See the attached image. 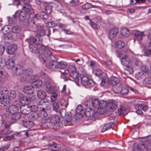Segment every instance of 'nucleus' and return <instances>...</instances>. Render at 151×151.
Instances as JSON below:
<instances>
[{
    "instance_id": "1",
    "label": "nucleus",
    "mask_w": 151,
    "mask_h": 151,
    "mask_svg": "<svg viewBox=\"0 0 151 151\" xmlns=\"http://www.w3.org/2000/svg\"><path fill=\"white\" fill-rule=\"evenodd\" d=\"M22 1L23 2V9L21 11L16 12L13 16L15 19L19 17L21 21L25 22L27 20V13L28 14H32L33 11L30 3L29 0Z\"/></svg>"
},
{
    "instance_id": "2",
    "label": "nucleus",
    "mask_w": 151,
    "mask_h": 151,
    "mask_svg": "<svg viewBox=\"0 0 151 151\" xmlns=\"http://www.w3.org/2000/svg\"><path fill=\"white\" fill-rule=\"evenodd\" d=\"M66 67L67 64L65 63L63 61L58 62L56 60H52L50 62L49 65V68L51 70L55 71L59 68L60 70H63V71L60 70V71L63 75H65L66 74L65 69L66 68Z\"/></svg>"
},
{
    "instance_id": "3",
    "label": "nucleus",
    "mask_w": 151,
    "mask_h": 151,
    "mask_svg": "<svg viewBox=\"0 0 151 151\" xmlns=\"http://www.w3.org/2000/svg\"><path fill=\"white\" fill-rule=\"evenodd\" d=\"M106 104V101L103 100L99 101L97 99H90L86 102V105L88 106H91L97 109L101 108H104Z\"/></svg>"
},
{
    "instance_id": "4",
    "label": "nucleus",
    "mask_w": 151,
    "mask_h": 151,
    "mask_svg": "<svg viewBox=\"0 0 151 151\" xmlns=\"http://www.w3.org/2000/svg\"><path fill=\"white\" fill-rule=\"evenodd\" d=\"M39 58L40 61L43 63L46 62L47 59L51 56V53L48 48L46 49L44 46L41 45L39 48Z\"/></svg>"
},
{
    "instance_id": "5",
    "label": "nucleus",
    "mask_w": 151,
    "mask_h": 151,
    "mask_svg": "<svg viewBox=\"0 0 151 151\" xmlns=\"http://www.w3.org/2000/svg\"><path fill=\"white\" fill-rule=\"evenodd\" d=\"M8 91L6 89L0 91V106H5L12 102L8 97Z\"/></svg>"
},
{
    "instance_id": "6",
    "label": "nucleus",
    "mask_w": 151,
    "mask_h": 151,
    "mask_svg": "<svg viewBox=\"0 0 151 151\" xmlns=\"http://www.w3.org/2000/svg\"><path fill=\"white\" fill-rule=\"evenodd\" d=\"M149 149L147 143L143 139L139 144L134 143L133 145V151H148Z\"/></svg>"
},
{
    "instance_id": "7",
    "label": "nucleus",
    "mask_w": 151,
    "mask_h": 151,
    "mask_svg": "<svg viewBox=\"0 0 151 151\" xmlns=\"http://www.w3.org/2000/svg\"><path fill=\"white\" fill-rule=\"evenodd\" d=\"M111 84L112 86V89L114 92L119 93L123 85L119 79L115 77L114 79L111 81Z\"/></svg>"
},
{
    "instance_id": "8",
    "label": "nucleus",
    "mask_w": 151,
    "mask_h": 151,
    "mask_svg": "<svg viewBox=\"0 0 151 151\" xmlns=\"http://www.w3.org/2000/svg\"><path fill=\"white\" fill-rule=\"evenodd\" d=\"M68 71L70 73V77L71 78L73 81L77 83L79 82V75L76 72V69L75 66L70 65L68 69Z\"/></svg>"
},
{
    "instance_id": "9",
    "label": "nucleus",
    "mask_w": 151,
    "mask_h": 151,
    "mask_svg": "<svg viewBox=\"0 0 151 151\" xmlns=\"http://www.w3.org/2000/svg\"><path fill=\"white\" fill-rule=\"evenodd\" d=\"M84 86L87 88H89L94 85V83L92 80L88 78V77L86 75L82 76V77L79 76V80Z\"/></svg>"
},
{
    "instance_id": "10",
    "label": "nucleus",
    "mask_w": 151,
    "mask_h": 151,
    "mask_svg": "<svg viewBox=\"0 0 151 151\" xmlns=\"http://www.w3.org/2000/svg\"><path fill=\"white\" fill-rule=\"evenodd\" d=\"M60 113L62 116L66 117L64 122L65 125L67 126L71 124L72 121L71 116L67 113L66 112V110L64 109L61 110Z\"/></svg>"
},
{
    "instance_id": "11",
    "label": "nucleus",
    "mask_w": 151,
    "mask_h": 151,
    "mask_svg": "<svg viewBox=\"0 0 151 151\" xmlns=\"http://www.w3.org/2000/svg\"><path fill=\"white\" fill-rule=\"evenodd\" d=\"M117 102L116 101L110 100L106 102V106L108 110L110 111H113L116 109Z\"/></svg>"
},
{
    "instance_id": "12",
    "label": "nucleus",
    "mask_w": 151,
    "mask_h": 151,
    "mask_svg": "<svg viewBox=\"0 0 151 151\" xmlns=\"http://www.w3.org/2000/svg\"><path fill=\"white\" fill-rule=\"evenodd\" d=\"M95 75L101 79L100 85L102 86H104L105 83L106 74L103 73L100 69H97L96 70V72L95 73Z\"/></svg>"
},
{
    "instance_id": "13",
    "label": "nucleus",
    "mask_w": 151,
    "mask_h": 151,
    "mask_svg": "<svg viewBox=\"0 0 151 151\" xmlns=\"http://www.w3.org/2000/svg\"><path fill=\"white\" fill-rule=\"evenodd\" d=\"M13 72L15 75L20 76L24 74L25 69L23 66H18L14 68Z\"/></svg>"
},
{
    "instance_id": "14",
    "label": "nucleus",
    "mask_w": 151,
    "mask_h": 151,
    "mask_svg": "<svg viewBox=\"0 0 151 151\" xmlns=\"http://www.w3.org/2000/svg\"><path fill=\"white\" fill-rule=\"evenodd\" d=\"M34 31L36 32L35 34L37 36H42L45 35V31L44 30L43 27L41 26H37L36 28L35 29Z\"/></svg>"
},
{
    "instance_id": "15",
    "label": "nucleus",
    "mask_w": 151,
    "mask_h": 151,
    "mask_svg": "<svg viewBox=\"0 0 151 151\" xmlns=\"http://www.w3.org/2000/svg\"><path fill=\"white\" fill-rule=\"evenodd\" d=\"M119 32V29L117 28H114L110 29L108 35L109 38L111 40L114 39Z\"/></svg>"
},
{
    "instance_id": "16",
    "label": "nucleus",
    "mask_w": 151,
    "mask_h": 151,
    "mask_svg": "<svg viewBox=\"0 0 151 151\" xmlns=\"http://www.w3.org/2000/svg\"><path fill=\"white\" fill-rule=\"evenodd\" d=\"M105 110L104 108L102 107L101 108H98L96 111V112H95L93 119L95 120L96 119H98L101 115L105 113Z\"/></svg>"
},
{
    "instance_id": "17",
    "label": "nucleus",
    "mask_w": 151,
    "mask_h": 151,
    "mask_svg": "<svg viewBox=\"0 0 151 151\" xmlns=\"http://www.w3.org/2000/svg\"><path fill=\"white\" fill-rule=\"evenodd\" d=\"M17 46L16 45L12 44L9 46L6 50L7 53L9 55L13 54L17 51Z\"/></svg>"
},
{
    "instance_id": "18",
    "label": "nucleus",
    "mask_w": 151,
    "mask_h": 151,
    "mask_svg": "<svg viewBox=\"0 0 151 151\" xmlns=\"http://www.w3.org/2000/svg\"><path fill=\"white\" fill-rule=\"evenodd\" d=\"M12 114L11 116L12 123L15 122L17 120L19 119H20L21 120L22 119V117L21 116L19 113L15 112Z\"/></svg>"
},
{
    "instance_id": "19",
    "label": "nucleus",
    "mask_w": 151,
    "mask_h": 151,
    "mask_svg": "<svg viewBox=\"0 0 151 151\" xmlns=\"http://www.w3.org/2000/svg\"><path fill=\"white\" fill-rule=\"evenodd\" d=\"M18 109V107L17 106L14 105H11L5 109L6 112L11 114H13L16 112L17 111Z\"/></svg>"
},
{
    "instance_id": "20",
    "label": "nucleus",
    "mask_w": 151,
    "mask_h": 151,
    "mask_svg": "<svg viewBox=\"0 0 151 151\" xmlns=\"http://www.w3.org/2000/svg\"><path fill=\"white\" fill-rule=\"evenodd\" d=\"M32 100V99L30 97L24 96H21L19 99V101L21 103L27 104H29Z\"/></svg>"
},
{
    "instance_id": "21",
    "label": "nucleus",
    "mask_w": 151,
    "mask_h": 151,
    "mask_svg": "<svg viewBox=\"0 0 151 151\" xmlns=\"http://www.w3.org/2000/svg\"><path fill=\"white\" fill-rule=\"evenodd\" d=\"M37 95L38 98L42 100L45 99L47 96L46 91L41 89L37 91Z\"/></svg>"
},
{
    "instance_id": "22",
    "label": "nucleus",
    "mask_w": 151,
    "mask_h": 151,
    "mask_svg": "<svg viewBox=\"0 0 151 151\" xmlns=\"http://www.w3.org/2000/svg\"><path fill=\"white\" fill-rule=\"evenodd\" d=\"M34 89V87L31 86H27L23 88V90L25 93L30 94L33 93Z\"/></svg>"
},
{
    "instance_id": "23",
    "label": "nucleus",
    "mask_w": 151,
    "mask_h": 151,
    "mask_svg": "<svg viewBox=\"0 0 151 151\" xmlns=\"http://www.w3.org/2000/svg\"><path fill=\"white\" fill-rule=\"evenodd\" d=\"M21 112L23 114L26 115L29 114L30 112V108L27 105H25L21 106L20 108Z\"/></svg>"
},
{
    "instance_id": "24",
    "label": "nucleus",
    "mask_w": 151,
    "mask_h": 151,
    "mask_svg": "<svg viewBox=\"0 0 151 151\" xmlns=\"http://www.w3.org/2000/svg\"><path fill=\"white\" fill-rule=\"evenodd\" d=\"M26 25H29L33 28V30L34 31L35 29H36L37 26L36 24V22L31 18L28 19L25 22Z\"/></svg>"
},
{
    "instance_id": "25",
    "label": "nucleus",
    "mask_w": 151,
    "mask_h": 151,
    "mask_svg": "<svg viewBox=\"0 0 151 151\" xmlns=\"http://www.w3.org/2000/svg\"><path fill=\"white\" fill-rule=\"evenodd\" d=\"M132 34L135 36L137 39L139 40L142 39L144 33L138 30H135L133 31Z\"/></svg>"
},
{
    "instance_id": "26",
    "label": "nucleus",
    "mask_w": 151,
    "mask_h": 151,
    "mask_svg": "<svg viewBox=\"0 0 151 151\" xmlns=\"http://www.w3.org/2000/svg\"><path fill=\"white\" fill-rule=\"evenodd\" d=\"M121 62L123 65L127 66L130 62V60L128 56L124 55L122 57Z\"/></svg>"
},
{
    "instance_id": "27",
    "label": "nucleus",
    "mask_w": 151,
    "mask_h": 151,
    "mask_svg": "<svg viewBox=\"0 0 151 151\" xmlns=\"http://www.w3.org/2000/svg\"><path fill=\"white\" fill-rule=\"evenodd\" d=\"M90 108V107L88 109H86L85 112H83V114L85 113L86 116L88 117H92L93 118L95 113V111L93 109H91Z\"/></svg>"
},
{
    "instance_id": "28",
    "label": "nucleus",
    "mask_w": 151,
    "mask_h": 151,
    "mask_svg": "<svg viewBox=\"0 0 151 151\" xmlns=\"http://www.w3.org/2000/svg\"><path fill=\"white\" fill-rule=\"evenodd\" d=\"M5 64H6V66L7 68L12 69V71H13V70H14V68L16 67L14 66L15 63L12 59L9 60Z\"/></svg>"
},
{
    "instance_id": "29",
    "label": "nucleus",
    "mask_w": 151,
    "mask_h": 151,
    "mask_svg": "<svg viewBox=\"0 0 151 151\" xmlns=\"http://www.w3.org/2000/svg\"><path fill=\"white\" fill-rule=\"evenodd\" d=\"M21 121H23L22 124L25 127L30 128L33 126V122L30 121H26L25 120H23L22 119Z\"/></svg>"
},
{
    "instance_id": "30",
    "label": "nucleus",
    "mask_w": 151,
    "mask_h": 151,
    "mask_svg": "<svg viewBox=\"0 0 151 151\" xmlns=\"http://www.w3.org/2000/svg\"><path fill=\"white\" fill-rule=\"evenodd\" d=\"M44 6L46 13L48 14H50L52 11V6L49 4L46 3L44 4Z\"/></svg>"
},
{
    "instance_id": "31",
    "label": "nucleus",
    "mask_w": 151,
    "mask_h": 151,
    "mask_svg": "<svg viewBox=\"0 0 151 151\" xmlns=\"http://www.w3.org/2000/svg\"><path fill=\"white\" fill-rule=\"evenodd\" d=\"M120 32L121 35L125 37H128L130 34L129 30L125 27L122 28Z\"/></svg>"
},
{
    "instance_id": "32",
    "label": "nucleus",
    "mask_w": 151,
    "mask_h": 151,
    "mask_svg": "<svg viewBox=\"0 0 151 151\" xmlns=\"http://www.w3.org/2000/svg\"><path fill=\"white\" fill-rule=\"evenodd\" d=\"M7 95L9 99L12 101V100L14 99L16 96V92L14 90L11 91L9 93L8 91Z\"/></svg>"
},
{
    "instance_id": "33",
    "label": "nucleus",
    "mask_w": 151,
    "mask_h": 151,
    "mask_svg": "<svg viewBox=\"0 0 151 151\" xmlns=\"http://www.w3.org/2000/svg\"><path fill=\"white\" fill-rule=\"evenodd\" d=\"M39 117V114L35 112H33L29 114V118L30 119L35 121L38 119Z\"/></svg>"
},
{
    "instance_id": "34",
    "label": "nucleus",
    "mask_w": 151,
    "mask_h": 151,
    "mask_svg": "<svg viewBox=\"0 0 151 151\" xmlns=\"http://www.w3.org/2000/svg\"><path fill=\"white\" fill-rule=\"evenodd\" d=\"M130 63L133 65H135L137 66H140L141 64V63L135 57H133L131 59Z\"/></svg>"
},
{
    "instance_id": "35",
    "label": "nucleus",
    "mask_w": 151,
    "mask_h": 151,
    "mask_svg": "<svg viewBox=\"0 0 151 151\" xmlns=\"http://www.w3.org/2000/svg\"><path fill=\"white\" fill-rule=\"evenodd\" d=\"M50 121L52 123H60V117L58 115H55L52 117Z\"/></svg>"
},
{
    "instance_id": "36",
    "label": "nucleus",
    "mask_w": 151,
    "mask_h": 151,
    "mask_svg": "<svg viewBox=\"0 0 151 151\" xmlns=\"http://www.w3.org/2000/svg\"><path fill=\"white\" fill-rule=\"evenodd\" d=\"M46 91L48 93H53L55 92V89L54 86L51 85L46 86Z\"/></svg>"
},
{
    "instance_id": "37",
    "label": "nucleus",
    "mask_w": 151,
    "mask_h": 151,
    "mask_svg": "<svg viewBox=\"0 0 151 151\" xmlns=\"http://www.w3.org/2000/svg\"><path fill=\"white\" fill-rule=\"evenodd\" d=\"M125 72L126 73H129L130 74H132L134 72L133 68L131 66L127 65L124 69Z\"/></svg>"
},
{
    "instance_id": "38",
    "label": "nucleus",
    "mask_w": 151,
    "mask_h": 151,
    "mask_svg": "<svg viewBox=\"0 0 151 151\" xmlns=\"http://www.w3.org/2000/svg\"><path fill=\"white\" fill-rule=\"evenodd\" d=\"M51 106L52 107V109L53 111L56 112L58 111L59 109V106L57 102H53Z\"/></svg>"
},
{
    "instance_id": "39",
    "label": "nucleus",
    "mask_w": 151,
    "mask_h": 151,
    "mask_svg": "<svg viewBox=\"0 0 151 151\" xmlns=\"http://www.w3.org/2000/svg\"><path fill=\"white\" fill-rule=\"evenodd\" d=\"M115 46L119 49H122L125 46V43L124 42L121 40L118 41L116 43Z\"/></svg>"
},
{
    "instance_id": "40",
    "label": "nucleus",
    "mask_w": 151,
    "mask_h": 151,
    "mask_svg": "<svg viewBox=\"0 0 151 151\" xmlns=\"http://www.w3.org/2000/svg\"><path fill=\"white\" fill-rule=\"evenodd\" d=\"M118 110L121 114L124 115H127L129 112V109H128L123 107L120 108Z\"/></svg>"
},
{
    "instance_id": "41",
    "label": "nucleus",
    "mask_w": 151,
    "mask_h": 151,
    "mask_svg": "<svg viewBox=\"0 0 151 151\" xmlns=\"http://www.w3.org/2000/svg\"><path fill=\"white\" fill-rule=\"evenodd\" d=\"M26 41L29 45H33L37 43V39L36 38L32 37L27 39Z\"/></svg>"
},
{
    "instance_id": "42",
    "label": "nucleus",
    "mask_w": 151,
    "mask_h": 151,
    "mask_svg": "<svg viewBox=\"0 0 151 151\" xmlns=\"http://www.w3.org/2000/svg\"><path fill=\"white\" fill-rule=\"evenodd\" d=\"M128 91L129 90L128 88L123 85L122 89L120 91V92L119 93L122 95H126L128 94Z\"/></svg>"
},
{
    "instance_id": "43",
    "label": "nucleus",
    "mask_w": 151,
    "mask_h": 151,
    "mask_svg": "<svg viewBox=\"0 0 151 151\" xmlns=\"http://www.w3.org/2000/svg\"><path fill=\"white\" fill-rule=\"evenodd\" d=\"M21 30V27L18 26L14 27L11 29V32L15 33H17L19 32Z\"/></svg>"
},
{
    "instance_id": "44",
    "label": "nucleus",
    "mask_w": 151,
    "mask_h": 151,
    "mask_svg": "<svg viewBox=\"0 0 151 151\" xmlns=\"http://www.w3.org/2000/svg\"><path fill=\"white\" fill-rule=\"evenodd\" d=\"M52 34L54 36H59L60 35V32L59 29L54 28L52 29Z\"/></svg>"
},
{
    "instance_id": "45",
    "label": "nucleus",
    "mask_w": 151,
    "mask_h": 151,
    "mask_svg": "<svg viewBox=\"0 0 151 151\" xmlns=\"http://www.w3.org/2000/svg\"><path fill=\"white\" fill-rule=\"evenodd\" d=\"M1 30L4 34H7L11 31L9 27L7 25L4 26L1 28Z\"/></svg>"
},
{
    "instance_id": "46",
    "label": "nucleus",
    "mask_w": 151,
    "mask_h": 151,
    "mask_svg": "<svg viewBox=\"0 0 151 151\" xmlns=\"http://www.w3.org/2000/svg\"><path fill=\"white\" fill-rule=\"evenodd\" d=\"M53 128L55 130H57L61 127L62 124L61 123H53Z\"/></svg>"
},
{
    "instance_id": "47",
    "label": "nucleus",
    "mask_w": 151,
    "mask_h": 151,
    "mask_svg": "<svg viewBox=\"0 0 151 151\" xmlns=\"http://www.w3.org/2000/svg\"><path fill=\"white\" fill-rule=\"evenodd\" d=\"M33 73V71L32 70L31 68H29L25 70V72L24 73V75L27 77L32 74Z\"/></svg>"
},
{
    "instance_id": "48",
    "label": "nucleus",
    "mask_w": 151,
    "mask_h": 151,
    "mask_svg": "<svg viewBox=\"0 0 151 151\" xmlns=\"http://www.w3.org/2000/svg\"><path fill=\"white\" fill-rule=\"evenodd\" d=\"M115 125V124L114 123L111 122L109 123V124L108 126H104L103 127V128H102L101 130V132H104L106 130L109 129L110 128H111V125Z\"/></svg>"
},
{
    "instance_id": "49",
    "label": "nucleus",
    "mask_w": 151,
    "mask_h": 151,
    "mask_svg": "<svg viewBox=\"0 0 151 151\" xmlns=\"http://www.w3.org/2000/svg\"><path fill=\"white\" fill-rule=\"evenodd\" d=\"M76 112L78 113L82 114L83 113V107L81 105H78L77 106L76 109Z\"/></svg>"
},
{
    "instance_id": "50",
    "label": "nucleus",
    "mask_w": 151,
    "mask_h": 151,
    "mask_svg": "<svg viewBox=\"0 0 151 151\" xmlns=\"http://www.w3.org/2000/svg\"><path fill=\"white\" fill-rule=\"evenodd\" d=\"M144 74L142 72H137L135 75V78L138 80L142 78L143 77Z\"/></svg>"
},
{
    "instance_id": "51",
    "label": "nucleus",
    "mask_w": 151,
    "mask_h": 151,
    "mask_svg": "<svg viewBox=\"0 0 151 151\" xmlns=\"http://www.w3.org/2000/svg\"><path fill=\"white\" fill-rule=\"evenodd\" d=\"M9 126L8 125H6L4 127V129L3 130V134L4 135H8L9 134L11 133V132L8 129Z\"/></svg>"
},
{
    "instance_id": "52",
    "label": "nucleus",
    "mask_w": 151,
    "mask_h": 151,
    "mask_svg": "<svg viewBox=\"0 0 151 151\" xmlns=\"http://www.w3.org/2000/svg\"><path fill=\"white\" fill-rule=\"evenodd\" d=\"M41 17L38 14H35L33 15L31 19L36 22V21H37L40 19Z\"/></svg>"
},
{
    "instance_id": "53",
    "label": "nucleus",
    "mask_w": 151,
    "mask_h": 151,
    "mask_svg": "<svg viewBox=\"0 0 151 151\" xmlns=\"http://www.w3.org/2000/svg\"><path fill=\"white\" fill-rule=\"evenodd\" d=\"M38 76L33 75L31 76L30 78V81L31 83L36 82L38 79Z\"/></svg>"
},
{
    "instance_id": "54",
    "label": "nucleus",
    "mask_w": 151,
    "mask_h": 151,
    "mask_svg": "<svg viewBox=\"0 0 151 151\" xmlns=\"http://www.w3.org/2000/svg\"><path fill=\"white\" fill-rule=\"evenodd\" d=\"M31 52L34 53H39V49L38 50L37 47L35 46H33L30 49Z\"/></svg>"
},
{
    "instance_id": "55",
    "label": "nucleus",
    "mask_w": 151,
    "mask_h": 151,
    "mask_svg": "<svg viewBox=\"0 0 151 151\" xmlns=\"http://www.w3.org/2000/svg\"><path fill=\"white\" fill-rule=\"evenodd\" d=\"M92 7V5L90 4L87 3L82 6V8L83 9H90Z\"/></svg>"
},
{
    "instance_id": "56",
    "label": "nucleus",
    "mask_w": 151,
    "mask_h": 151,
    "mask_svg": "<svg viewBox=\"0 0 151 151\" xmlns=\"http://www.w3.org/2000/svg\"><path fill=\"white\" fill-rule=\"evenodd\" d=\"M12 37V32H10L7 34H4V38L6 40H10Z\"/></svg>"
},
{
    "instance_id": "57",
    "label": "nucleus",
    "mask_w": 151,
    "mask_h": 151,
    "mask_svg": "<svg viewBox=\"0 0 151 151\" xmlns=\"http://www.w3.org/2000/svg\"><path fill=\"white\" fill-rule=\"evenodd\" d=\"M20 133H18L15 134H14L11 135L10 136H8L9 137V140H14L16 139L15 138V136H20V135L19 134Z\"/></svg>"
},
{
    "instance_id": "58",
    "label": "nucleus",
    "mask_w": 151,
    "mask_h": 151,
    "mask_svg": "<svg viewBox=\"0 0 151 151\" xmlns=\"http://www.w3.org/2000/svg\"><path fill=\"white\" fill-rule=\"evenodd\" d=\"M44 84L46 86L51 85V80L50 78L47 77H45L44 80Z\"/></svg>"
},
{
    "instance_id": "59",
    "label": "nucleus",
    "mask_w": 151,
    "mask_h": 151,
    "mask_svg": "<svg viewBox=\"0 0 151 151\" xmlns=\"http://www.w3.org/2000/svg\"><path fill=\"white\" fill-rule=\"evenodd\" d=\"M147 143V145L150 147L151 145V135L145 139H143Z\"/></svg>"
},
{
    "instance_id": "60",
    "label": "nucleus",
    "mask_w": 151,
    "mask_h": 151,
    "mask_svg": "<svg viewBox=\"0 0 151 151\" xmlns=\"http://www.w3.org/2000/svg\"><path fill=\"white\" fill-rule=\"evenodd\" d=\"M143 83L146 84H151V78L150 77H146L144 80Z\"/></svg>"
},
{
    "instance_id": "61",
    "label": "nucleus",
    "mask_w": 151,
    "mask_h": 151,
    "mask_svg": "<svg viewBox=\"0 0 151 151\" xmlns=\"http://www.w3.org/2000/svg\"><path fill=\"white\" fill-rule=\"evenodd\" d=\"M141 70L144 73H148L149 71V68L145 65H142L141 67Z\"/></svg>"
},
{
    "instance_id": "62",
    "label": "nucleus",
    "mask_w": 151,
    "mask_h": 151,
    "mask_svg": "<svg viewBox=\"0 0 151 151\" xmlns=\"http://www.w3.org/2000/svg\"><path fill=\"white\" fill-rule=\"evenodd\" d=\"M10 144H7L0 148V151H4L7 150L9 147Z\"/></svg>"
},
{
    "instance_id": "63",
    "label": "nucleus",
    "mask_w": 151,
    "mask_h": 151,
    "mask_svg": "<svg viewBox=\"0 0 151 151\" xmlns=\"http://www.w3.org/2000/svg\"><path fill=\"white\" fill-rule=\"evenodd\" d=\"M58 96V95L57 93H52L50 98L51 101H53L56 100L57 99Z\"/></svg>"
},
{
    "instance_id": "64",
    "label": "nucleus",
    "mask_w": 151,
    "mask_h": 151,
    "mask_svg": "<svg viewBox=\"0 0 151 151\" xmlns=\"http://www.w3.org/2000/svg\"><path fill=\"white\" fill-rule=\"evenodd\" d=\"M90 25L94 29H97L99 28V25L91 21L90 22Z\"/></svg>"
}]
</instances>
